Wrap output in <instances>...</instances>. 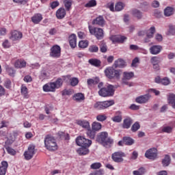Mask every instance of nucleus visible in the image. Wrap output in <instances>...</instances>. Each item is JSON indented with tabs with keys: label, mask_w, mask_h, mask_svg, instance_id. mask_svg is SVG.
Here are the masks:
<instances>
[{
	"label": "nucleus",
	"mask_w": 175,
	"mask_h": 175,
	"mask_svg": "<svg viewBox=\"0 0 175 175\" xmlns=\"http://www.w3.org/2000/svg\"><path fill=\"white\" fill-rule=\"evenodd\" d=\"M97 140L105 148H111L114 144V140L111 137H109V134L106 131L98 133Z\"/></svg>",
	"instance_id": "obj_1"
},
{
	"label": "nucleus",
	"mask_w": 175,
	"mask_h": 175,
	"mask_svg": "<svg viewBox=\"0 0 175 175\" xmlns=\"http://www.w3.org/2000/svg\"><path fill=\"white\" fill-rule=\"evenodd\" d=\"M121 73H122V70H116L113 67H108L105 70V75L109 80H113V79L120 80L121 79Z\"/></svg>",
	"instance_id": "obj_2"
},
{
	"label": "nucleus",
	"mask_w": 175,
	"mask_h": 175,
	"mask_svg": "<svg viewBox=\"0 0 175 175\" xmlns=\"http://www.w3.org/2000/svg\"><path fill=\"white\" fill-rule=\"evenodd\" d=\"M44 145L46 150H49V151H56V150H58L57 140L53 135H48L45 137Z\"/></svg>",
	"instance_id": "obj_3"
},
{
	"label": "nucleus",
	"mask_w": 175,
	"mask_h": 175,
	"mask_svg": "<svg viewBox=\"0 0 175 175\" xmlns=\"http://www.w3.org/2000/svg\"><path fill=\"white\" fill-rule=\"evenodd\" d=\"M116 92V88L113 85H108L107 87L102 88L98 91V95L103 98L113 96Z\"/></svg>",
	"instance_id": "obj_4"
},
{
	"label": "nucleus",
	"mask_w": 175,
	"mask_h": 175,
	"mask_svg": "<svg viewBox=\"0 0 175 175\" xmlns=\"http://www.w3.org/2000/svg\"><path fill=\"white\" fill-rule=\"evenodd\" d=\"M114 105V100H106L103 102H96L94 107L97 110H103L105 109H107V107H110V106H113Z\"/></svg>",
	"instance_id": "obj_5"
},
{
	"label": "nucleus",
	"mask_w": 175,
	"mask_h": 175,
	"mask_svg": "<svg viewBox=\"0 0 175 175\" xmlns=\"http://www.w3.org/2000/svg\"><path fill=\"white\" fill-rule=\"evenodd\" d=\"M89 31L91 35L95 36L96 39L100 40V39H103V29L99 27H92L89 26Z\"/></svg>",
	"instance_id": "obj_6"
},
{
	"label": "nucleus",
	"mask_w": 175,
	"mask_h": 175,
	"mask_svg": "<svg viewBox=\"0 0 175 175\" xmlns=\"http://www.w3.org/2000/svg\"><path fill=\"white\" fill-rule=\"evenodd\" d=\"M135 77V73L133 72H124L122 74V83L129 85V87H132L133 85L132 83L128 82V80H131Z\"/></svg>",
	"instance_id": "obj_7"
},
{
	"label": "nucleus",
	"mask_w": 175,
	"mask_h": 175,
	"mask_svg": "<svg viewBox=\"0 0 175 175\" xmlns=\"http://www.w3.org/2000/svg\"><path fill=\"white\" fill-rule=\"evenodd\" d=\"M76 143L77 146H79L80 147H90V146L92 144V141L84 137L79 136L77 137Z\"/></svg>",
	"instance_id": "obj_8"
},
{
	"label": "nucleus",
	"mask_w": 175,
	"mask_h": 175,
	"mask_svg": "<svg viewBox=\"0 0 175 175\" xmlns=\"http://www.w3.org/2000/svg\"><path fill=\"white\" fill-rule=\"evenodd\" d=\"M36 154V150H35V146L34 145H29L27 150H26L23 155L25 157V159L26 161H29L33 158V156Z\"/></svg>",
	"instance_id": "obj_9"
},
{
	"label": "nucleus",
	"mask_w": 175,
	"mask_h": 175,
	"mask_svg": "<svg viewBox=\"0 0 175 175\" xmlns=\"http://www.w3.org/2000/svg\"><path fill=\"white\" fill-rule=\"evenodd\" d=\"M145 157L148 159L155 161L158 158V150L155 148L148 149L145 153Z\"/></svg>",
	"instance_id": "obj_10"
},
{
	"label": "nucleus",
	"mask_w": 175,
	"mask_h": 175,
	"mask_svg": "<svg viewBox=\"0 0 175 175\" xmlns=\"http://www.w3.org/2000/svg\"><path fill=\"white\" fill-rule=\"evenodd\" d=\"M124 157H125V153L122 151L115 152L111 155V159L113 162H116V163L124 162Z\"/></svg>",
	"instance_id": "obj_11"
},
{
	"label": "nucleus",
	"mask_w": 175,
	"mask_h": 175,
	"mask_svg": "<svg viewBox=\"0 0 175 175\" xmlns=\"http://www.w3.org/2000/svg\"><path fill=\"white\" fill-rule=\"evenodd\" d=\"M49 55L52 57V58H59L61 57V46L54 45L51 47Z\"/></svg>",
	"instance_id": "obj_12"
},
{
	"label": "nucleus",
	"mask_w": 175,
	"mask_h": 175,
	"mask_svg": "<svg viewBox=\"0 0 175 175\" xmlns=\"http://www.w3.org/2000/svg\"><path fill=\"white\" fill-rule=\"evenodd\" d=\"M151 98V95L150 94H146L142 96H139L135 98V102L142 105L143 103H147L148 100Z\"/></svg>",
	"instance_id": "obj_13"
},
{
	"label": "nucleus",
	"mask_w": 175,
	"mask_h": 175,
	"mask_svg": "<svg viewBox=\"0 0 175 175\" xmlns=\"http://www.w3.org/2000/svg\"><path fill=\"white\" fill-rule=\"evenodd\" d=\"M23 38V33L17 30H14L11 32V36H10V40L12 42H16V40H20Z\"/></svg>",
	"instance_id": "obj_14"
},
{
	"label": "nucleus",
	"mask_w": 175,
	"mask_h": 175,
	"mask_svg": "<svg viewBox=\"0 0 175 175\" xmlns=\"http://www.w3.org/2000/svg\"><path fill=\"white\" fill-rule=\"evenodd\" d=\"M109 39L113 43H124L126 40V37L124 36H112Z\"/></svg>",
	"instance_id": "obj_15"
},
{
	"label": "nucleus",
	"mask_w": 175,
	"mask_h": 175,
	"mask_svg": "<svg viewBox=\"0 0 175 175\" xmlns=\"http://www.w3.org/2000/svg\"><path fill=\"white\" fill-rule=\"evenodd\" d=\"M43 91L44 92H55V85L53 82L46 83L43 86Z\"/></svg>",
	"instance_id": "obj_16"
},
{
	"label": "nucleus",
	"mask_w": 175,
	"mask_h": 175,
	"mask_svg": "<svg viewBox=\"0 0 175 175\" xmlns=\"http://www.w3.org/2000/svg\"><path fill=\"white\" fill-rule=\"evenodd\" d=\"M150 53L152 54V55H157L162 51V46L160 45H153L150 48Z\"/></svg>",
	"instance_id": "obj_17"
},
{
	"label": "nucleus",
	"mask_w": 175,
	"mask_h": 175,
	"mask_svg": "<svg viewBox=\"0 0 175 175\" xmlns=\"http://www.w3.org/2000/svg\"><path fill=\"white\" fill-rule=\"evenodd\" d=\"M69 43L72 49H75L77 46V37L76 34L72 33L69 36Z\"/></svg>",
	"instance_id": "obj_18"
},
{
	"label": "nucleus",
	"mask_w": 175,
	"mask_h": 175,
	"mask_svg": "<svg viewBox=\"0 0 175 175\" xmlns=\"http://www.w3.org/2000/svg\"><path fill=\"white\" fill-rule=\"evenodd\" d=\"M92 24L93 25L96 24L100 27H103V25H105V18H103V16H99L93 20Z\"/></svg>",
	"instance_id": "obj_19"
},
{
	"label": "nucleus",
	"mask_w": 175,
	"mask_h": 175,
	"mask_svg": "<svg viewBox=\"0 0 175 175\" xmlns=\"http://www.w3.org/2000/svg\"><path fill=\"white\" fill-rule=\"evenodd\" d=\"M27 66V62L23 59H18L14 63V67L17 69H21L23 68H25Z\"/></svg>",
	"instance_id": "obj_20"
},
{
	"label": "nucleus",
	"mask_w": 175,
	"mask_h": 175,
	"mask_svg": "<svg viewBox=\"0 0 175 175\" xmlns=\"http://www.w3.org/2000/svg\"><path fill=\"white\" fill-rule=\"evenodd\" d=\"M66 16V11L64 8H60L58 9L56 12V17L59 20H62V18H64Z\"/></svg>",
	"instance_id": "obj_21"
},
{
	"label": "nucleus",
	"mask_w": 175,
	"mask_h": 175,
	"mask_svg": "<svg viewBox=\"0 0 175 175\" xmlns=\"http://www.w3.org/2000/svg\"><path fill=\"white\" fill-rule=\"evenodd\" d=\"M100 81L98 77H95L93 79H88L87 80V84L88 87H94V85H96Z\"/></svg>",
	"instance_id": "obj_22"
},
{
	"label": "nucleus",
	"mask_w": 175,
	"mask_h": 175,
	"mask_svg": "<svg viewBox=\"0 0 175 175\" xmlns=\"http://www.w3.org/2000/svg\"><path fill=\"white\" fill-rule=\"evenodd\" d=\"M43 20V16H42V14H35L31 17V21L33 23V24H39L40 21Z\"/></svg>",
	"instance_id": "obj_23"
},
{
	"label": "nucleus",
	"mask_w": 175,
	"mask_h": 175,
	"mask_svg": "<svg viewBox=\"0 0 175 175\" xmlns=\"http://www.w3.org/2000/svg\"><path fill=\"white\" fill-rule=\"evenodd\" d=\"M172 162V159L168 154H165L164 158L162 159L161 163L163 167H167Z\"/></svg>",
	"instance_id": "obj_24"
},
{
	"label": "nucleus",
	"mask_w": 175,
	"mask_h": 175,
	"mask_svg": "<svg viewBox=\"0 0 175 175\" xmlns=\"http://www.w3.org/2000/svg\"><path fill=\"white\" fill-rule=\"evenodd\" d=\"M132 124H133V120H132V118H126V119L124 120L123 128H124V129H129Z\"/></svg>",
	"instance_id": "obj_25"
},
{
	"label": "nucleus",
	"mask_w": 175,
	"mask_h": 175,
	"mask_svg": "<svg viewBox=\"0 0 175 175\" xmlns=\"http://www.w3.org/2000/svg\"><path fill=\"white\" fill-rule=\"evenodd\" d=\"M114 66L115 68H125L126 66V63L124 59H119L114 62Z\"/></svg>",
	"instance_id": "obj_26"
},
{
	"label": "nucleus",
	"mask_w": 175,
	"mask_h": 175,
	"mask_svg": "<svg viewBox=\"0 0 175 175\" xmlns=\"http://www.w3.org/2000/svg\"><path fill=\"white\" fill-rule=\"evenodd\" d=\"M8 161H3L1 163V166H0V175L6 174V171L8 170Z\"/></svg>",
	"instance_id": "obj_27"
},
{
	"label": "nucleus",
	"mask_w": 175,
	"mask_h": 175,
	"mask_svg": "<svg viewBox=\"0 0 175 175\" xmlns=\"http://www.w3.org/2000/svg\"><path fill=\"white\" fill-rule=\"evenodd\" d=\"M88 147L90 146H81V148H79L77 150V152L80 155H87V154H89L90 152V150L88 149Z\"/></svg>",
	"instance_id": "obj_28"
},
{
	"label": "nucleus",
	"mask_w": 175,
	"mask_h": 175,
	"mask_svg": "<svg viewBox=\"0 0 175 175\" xmlns=\"http://www.w3.org/2000/svg\"><path fill=\"white\" fill-rule=\"evenodd\" d=\"M77 124L85 129H88L90 128V122L87 120H77Z\"/></svg>",
	"instance_id": "obj_29"
},
{
	"label": "nucleus",
	"mask_w": 175,
	"mask_h": 175,
	"mask_svg": "<svg viewBox=\"0 0 175 175\" xmlns=\"http://www.w3.org/2000/svg\"><path fill=\"white\" fill-rule=\"evenodd\" d=\"M73 99L77 102H81V100H84L85 99V97L84 96L83 94L77 93L73 96Z\"/></svg>",
	"instance_id": "obj_30"
},
{
	"label": "nucleus",
	"mask_w": 175,
	"mask_h": 175,
	"mask_svg": "<svg viewBox=\"0 0 175 175\" xmlns=\"http://www.w3.org/2000/svg\"><path fill=\"white\" fill-rule=\"evenodd\" d=\"M88 62L90 65H92V66H96V68H99L101 64L100 60L98 59H90Z\"/></svg>",
	"instance_id": "obj_31"
},
{
	"label": "nucleus",
	"mask_w": 175,
	"mask_h": 175,
	"mask_svg": "<svg viewBox=\"0 0 175 175\" xmlns=\"http://www.w3.org/2000/svg\"><path fill=\"white\" fill-rule=\"evenodd\" d=\"M123 142L126 146H132V144H135V139L131 137H124Z\"/></svg>",
	"instance_id": "obj_32"
},
{
	"label": "nucleus",
	"mask_w": 175,
	"mask_h": 175,
	"mask_svg": "<svg viewBox=\"0 0 175 175\" xmlns=\"http://www.w3.org/2000/svg\"><path fill=\"white\" fill-rule=\"evenodd\" d=\"M86 135L90 137V139H95V136L96 135V131L94 129H87Z\"/></svg>",
	"instance_id": "obj_33"
},
{
	"label": "nucleus",
	"mask_w": 175,
	"mask_h": 175,
	"mask_svg": "<svg viewBox=\"0 0 175 175\" xmlns=\"http://www.w3.org/2000/svg\"><path fill=\"white\" fill-rule=\"evenodd\" d=\"M113 122H121L122 121V115L121 112H117L116 116L111 118Z\"/></svg>",
	"instance_id": "obj_34"
},
{
	"label": "nucleus",
	"mask_w": 175,
	"mask_h": 175,
	"mask_svg": "<svg viewBox=\"0 0 175 175\" xmlns=\"http://www.w3.org/2000/svg\"><path fill=\"white\" fill-rule=\"evenodd\" d=\"M124 8H125V3L119 1L115 5V11L116 12H121V10H124Z\"/></svg>",
	"instance_id": "obj_35"
},
{
	"label": "nucleus",
	"mask_w": 175,
	"mask_h": 175,
	"mask_svg": "<svg viewBox=\"0 0 175 175\" xmlns=\"http://www.w3.org/2000/svg\"><path fill=\"white\" fill-rule=\"evenodd\" d=\"M92 129L96 132H99V131L102 129V124L98 122H94L92 124Z\"/></svg>",
	"instance_id": "obj_36"
},
{
	"label": "nucleus",
	"mask_w": 175,
	"mask_h": 175,
	"mask_svg": "<svg viewBox=\"0 0 175 175\" xmlns=\"http://www.w3.org/2000/svg\"><path fill=\"white\" fill-rule=\"evenodd\" d=\"M169 104L171 105L173 109H175V94H170L168 96Z\"/></svg>",
	"instance_id": "obj_37"
},
{
	"label": "nucleus",
	"mask_w": 175,
	"mask_h": 175,
	"mask_svg": "<svg viewBox=\"0 0 175 175\" xmlns=\"http://www.w3.org/2000/svg\"><path fill=\"white\" fill-rule=\"evenodd\" d=\"M132 14L134 17H136L137 20H141L143 17V13H142L139 10H133L132 11Z\"/></svg>",
	"instance_id": "obj_38"
},
{
	"label": "nucleus",
	"mask_w": 175,
	"mask_h": 175,
	"mask_svg": "<svg viewBox=\"0 0 175 175\" xmlns=\"http://www.w3.org/2000/svg\"><path fill=\"white\" fill-rule=\"evenodd\" d=\"M164 14L166 16V17H170V16H172L173 14V8L167 7L164 10Z\"/></svg>",
	"instance_id": "obj_39"
},
{
	"label": "nucleus",
	"mask_w": 175,
	"mask_h": 175,
	"mask_svg": "<svg viewBox=\"0 0 175 175\" xmlns=\"http://www.w3.org/2000/svg\"><path fill=\"white\" fill-rule=\"evenodd\" d=\"M21 92L22 95L24 96V98H26V99H27V98H29L28 88H27L25 86H21Z\"/></svg>",
	"instance_id": "obj_40"
},
{
	"label": "nucleus",
	"mask_w": 175,
	"mask_h": 175,
	"mask_svg": "<svg viewBox=\"0 0 175 175\" xmlns=\"http://www.w3.org/2000/svg\"><path fill=\"white\" fill-rule=\"evenodd\" d=\"M100 51L101 53H106L107 51V45L105 43V42L101 41L100 42Z\"/></svg>",
	"instance_id": "obj_41"
},
{
	"label": "nucleus",
	"mask_w": 175,
	"mask_h": 175,
	"mask_svg": "<svg viewBox=\"0 0 175 175\" xmlns=\"http://www.w3.org/2000/svg\"><path fill=\"white\" fill-rule=\"evenodd\" d=\"M155 32H156L155 27L152 26L147 32V35L148 38H154V33H155Z\"/></svg>",
	"instance_id": "obj_42"
},
{
	"label": "nucleus",
	"mask_w": 175,
	"mask_h": 175,
	"mask_svg": "<svg viewBox=\"0 0 175 175\" xmlns=\"http://www.w3.org/2000/svg\"><path fill=\"white\" fill-rule=\"evenodd\" d=\"M146 173V169L144 167H140L138 170L133 172V175H143Z\"/></svg>",
	"instance_id": "obj_43"
},
{
	"label": "nucleus",
	"mask_w": 175,
	"mask_h": 175,
	"mask_svg": "<svg viewBox=\"0 0 175 175\" xmlns=\"http://www.w3.org/2000/svg\"><path fill=\"white\" fill-rule=\"evenodd\" d=\"M72 0H64V6L66 10H70V8H72Z\"/></svg>",
	"instance_id": "obj_44"
},
{
	"label": "nucleus",
	"mask_w": 175,
	"mask_h": 175,
	"mask_svg": "<svg viewBox=\"0 0 175 175\" xmlns=\"http://www.w3.org/2000/svg\"><path fill=\"white\" fill-rule=\"evenodd\" d=\"M52 83H54L55 88H59L62 86L64 82L62 81V79L58 78L56 81Z\"/></svg>",
	"instance_id": "obj_45"
},
{
	"label": "nucleus",
	"mask_w": 175,
	"mask_h": 175,
	"mask_svg": "<svg viewBox=\"0 0 175 175\" xmlns=\"http://www.w3.org/2000/svg\"><path fill=\"white\" fill-rule=\"evenodd\" d=\"M50 77V73L46 70H42L41 72L40 76V79H41L42 80H44L45 79H47V77Z\"/></svg>",
	"instance_id": "obj_46"
},
{
	"label": "nucleus",
	"mask_w": 175,
	"mask_h": 175,
	"mask_svg": "<svg viewBox=\"0 0 175 175\" xmlns=\"http://www.w3.org/2000/svg\"><path fill=\"white\" fill-rule=\"evenodd\" d=\"M16 135H17V133L14 132V137L11 136L10 138H8V139L5 142V145L12 144L13 142H14V139Z\"/></svg>",
	"instance_id": "obj_47"
},
{
	"label": "nucleus",
	"mask_w": 175,
	"mask_h": 175,
	"mask_svg": "<svg viewBox=\"0 0 175 175\" xmlns=\"http://www.w3.org/2000/svg\"><path fill=\"white\" fill-rule=\"evenodd\" d=\"M150 62L152 65H156V64H160L161 60H159V57L157 56H154L151 57Z\"/></svg>",
	"instance_id": "obj_48"
},
{
	"label": "nucleus",
	"mask_w": 175,
	"mask_h": 175,
	"mask_svg": "<svg viewBox=\"0 0 175 175\" xmlns=\"http://www.w3.org/2000/svg\"><path fill=\"white\" fill-rule=\"evenodd\" d=\"M79 47L80 49H86V47H88V41L87 40H81L79 42Z\"/></svg>",
	"instance_id": "obj_49"
},
{
	"label": "nucleus",
	"mask_w": 175,
	"mask_h": 175,
	"mask_svg": "<svg viewBox=\"0 0 175 175\" xmlns=\"http://www.w3.org/2000/svg\"><path fill=\"white\" fill-rule=\"evenodd\" d=\"M139 129H140V124H139V122H136L131 126V131L132 132H137V131H139Z\"/></svg>",
	"instance_id": "obj_50"
},
{
	"label": "nucleus",
	"mask_w": 175,
	"mask_h": 175,
	"mask_svg": "<svg viewBox=\"0 0 175 175\" xmlns=\"http://www.w3.org/2000/svg\"><path fill=\"white\" fill-rule=\"evenodd\" d=\"M100 167H102V164L100 163H94L90 165V169H92L93 170L100 169Z\"/></svg>",
	"instance_id": "obj_51"
},
{
	"label": "nucleus",
	"mask_w": 175,
	"mask_h": 175,
	"mask_svg": "<svg viewBox=\"0 0 175 175\" xmlns=\"http://www.w3.org/2000/svg\"><path fill=\"white\" fill-rule=\"evenodd\" d=\"M3 86L7 88V90H10L12 88V81L8 79L4 81Z\"/></svg>",
	"instance_id": "obj_52"
},
{
	"label": "nucleus",
	"mask_w": 175,
	"mask_h": 175,
	"mask_svg": "<svg viewBox=\"0 0 175 175\" xmlns=\"http://www.w3.org/2000/svg\"><path fill=\"white\" fill-rule=\"evenodd\" d=\"M162 132H164L165 133H172V132H173V127L170 126H164L162 129Z\"/></svg>",
	"instance_id": "obj_53"
},
{
	"label": "nucleus",
	"mask_w": 175,
	"mask_h": 175,
	"mask_svg": "<svg viewBox=\"0 0 175 175\" xmlns=\"http://www.w3.org/2000/svg\"><path fill=\"white\" fill-rule=\"evenodd\" d=\"M90 53H98L99 48L96 45H92L89 47Z\"/></svg>",
	"instance_id": "obj_54"
},
{
	"label": "nucleus",
	"mask_w": 175,
	"mask_h": 175,
	"mask_svg": "<svg viewBox=\"0 0 175 175\" xmlns=\"http://www.w3.org/2000/svg\"><path fill=\"white\" fill-rule=\"evenodd\" d=\"M85 8H94V6H96V1L91 0L88 3L85 5Z\"/></svg>",
	"instance_id": "obj_55"
},
{
	"label": "nucleus",
	"mask_w": 175,
	"mask_h": 175,
	"mask_svg": "<svg viewBox=\"0 0 175 175\" xmlns=\"http://www.w3.org/2000/svg\"><path fill=\"white\" fill-rule=\"evenodd\" d=\"M167 35L173 36L175 35V26L170 25Z\"/></svg>",
	"instance_id": "obj_56"
},
{
	"label": "nucleus",
	"mask_w": 175,
	"mask_h": 175,
	"mask_svg": "<svg viewBox=\"0 0 175 175\" xmlns=\"http://www.w3.org/2000/svg\"><path fill=\"white\" fill-rule=\"evenodd\" d=\"M96 120H97V121L103 122V121H106V120H107V116L105 115H98L96 116Z\"/></svg>",
	"instance_id": "obj_57"
},
{
	"label": "nucleus",
	"mask_w": 175,
	"mask_h": 175,
	"mask_svg": "<svg viewBox=\"0 0 175 175\" xmlns=\"http://www.w3.org/2000/svg\"><path fill=\"white\" fill-rule=\"evenodd\" d=\"M79 84V79L74 77L70 79V85L72 87H76Z\"/></svg>",
	"instance_id": "obj_58"
},
{
	"label": "nucleus",
	"mask_w": 175,
	"mask_h": 175,
	"mask_svg": "<svg viewBox=\"0 0 175 175\" xmlns=\"http://www.w3.org/2000/svg\"><path fill=\"white\" fill-rule=\"evenodd\" d=\"M5 149L7 150V152H8V154H10V155H16V152L15 151L14 149L9 146H5Z\"/></svg>",
	"instance_id": "obj_59"
},
{
	"label": "nucleus",
	"mask_w": 175,
	"mask_h": 175,
	"mask_svg": "<svg viewBox=\"0 0 175 175\" xmlns=\"http://www.w3.org/2000/svg\"><path fill=\"white\" fill-rule=\"evenodd\" d=\"M161 84H162L163 85H169V84H170V80L167 77L161 79Z\"/></svg>",
	"instance_id": "obj_60"
},
{
	"label": "nucleus",
	"mask_w": 175,
	"mask_h": 175,
	"mask_svg": "<svg viewBox=\"0 0 175 175\" xmlns=\"http://www.w3.org/2000/svg\"><path fill=\"white\" fill-rule=\"evenodd\" d=\"M50 6L51 9H55V8H57V6H59V2L58 1H53L50 3Z\"/></svg>",
	"instance_id": "obj_61"
},
{
	"label": "nucleus",
	"mask_w": 175,
	"mask_h": 175,
	"mask_svg": "<svg viewBox=\"0 0 175 175\" xmlns=\"http://www.w3.org/2000/svg\"><path fill=\"white\" fill-rule=\"evenodd\" d=\"M137 64H139V57H135L132 61L131 66L136 68V66H137Z\"/></svg>",
	"instance_id": "obj_62"
},
{
	"label": "nucleus",
	"mask_w": 175,
	"mask_h": 175,
	"mask_svg": "<svg viewBox=\"0 0 175 175\" xmlns=\"http://www.w3.org/2000/svg\"><path fill=\"white\" fill-rule=\"evenodd\" d=\"M107 8H108V9L111 10V12H114V3L113 2L108 3L107 4Z\"/></svg>",
	"instance_id": "obj_63"
},
{
	"label": "nucleus",
	"mask_w": 175,
	"mask_h": 175,
	"mask_svg": "<svg viewBox=\"0 0 175 175\" xmlns=\"http://www.w3.org/2000/svg\"><path fill=\"white\" fill-rule=\"evenodd\" d=\"M3 47H4V49H9L10 47V42H9V40H5L3 42Z\"/></svg>",
	"instance_id": "obj_64"
}]
</instances>
